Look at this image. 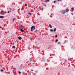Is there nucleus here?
I'll return each instance as SVG.
<instances>
[{
    "label": "nucleus",
    "mask_w": 75,
    "mask_h": 75,
    "mask_svg": "<svg viewBox=\"0 0 75 75\" xmlns=\"http://www.w3.org/2000/svg\"><path fill=\"white\" fill-rule=\"evenodd\" d=\"M2 13H3V11H1L0 12V14H1Z\"/></svg>",
    "instance_id": "obj_14"
},
{
    "label": "nucleus",
    "mask_w": 75,
    "mask_h": 75,
    "mask_svg": "<svg viewBox=\"0 0 75 75\" xmlns=\"http://www.w3.org/2000/svg\"><path fill=\"white\" fill-rule=\"evenodd\" d=\"M55 38H57V37H58V35H56L55 36Z\"/></svg>",
    "instance_id": "obj_13"
},
{
    "label": "nucleus",
    "mask_w": 75,
    "mask_h": 75,
    "mask_svg": "<svg viewBox=\"0 0 75 75\" xmlns=\"http://www.w3.org/2000/svg\"><path fill=\"white\" fill-rule=\"evenodd\" d=\"M16 20V18H13V20H12V21H14V20Z\"/></svg>",
    "instance_id": "obj_16"
},
{
    "label": "nucleus",
    "mask_w": 75,
    "mask_h": 75,
    "mask_svg": "<svg viewBox=\"0 0 75 75\" xmlns=\"http://www.w3.org/2000/svg\"><path fill=\"white\" fill-rule=\"evenodd\" d=\"M28 14H29L30 15H31V14H32L31 13H29H29H28Z\"/></svg>",
    "instance_id": "obj_19"
},
{
    "label": "nucleus",
    "mask_w": 75,
    "mask_h": 75,
    "mask_svg": "<svg viewBox=\"0 0 75 75\" xmlns=\"http://www.w3.org/2000/svg\"><path fill=\"white\" fill-rule=\"evenodd\" d=\"M15 10H16V9H15V8H13V11H15Z\"/></svg>",
    "instance_id": "obj_23"
},
{
    "label": "nucleus",
    "mask_w": 75,
    "mask_h": 75,
    "mask_svg": "<svg viewBox=\"0 0 75 75\" xmlns=\"http://www.w3.org/2000/svg\"><path fill=\"white\" fill-rule=\"evenodd\" d=\"M18 38L19 40H21L22 39V38H21V37H18Z\"/></svg>",
    "instance_id": "obj_6"
},
{
    "label": "nucleus",
    "mask_w": 75,
    "mask_h": 75,
    "mask_svg": "<svg viewBox=\"0 0 75 75\" xmlns=\"http://www.w3.org/2000/svg\"><path fill=\"white\" fill-rule=\"evenodd\" d=\"M47 1H50V0H47Z\"/></svg>",
    "instance_id": "obj_31"
},
{
    "label": "nucleus",
    "mask_w": 75,
    "mask_h": 75,
    "mask_svg": "<svg viewBox=\"0 0 75 75\" xmlns=\"http://www.w3.org/2000/svg\"><path fill=\"white\" fill-rule=\"evenodd\" d=\"M12 44V43H11V44Z\"/></svg>",
    "instance_id": "obj_39"
},
{
    "label": "nucleus",
    "mask_w": 75,
    "mask_h": 75,
    "mask_svg": "<svg viewBox=\"0 0 75 75\" xmlns=\"http://www.w3.org/2000/svg\"><path fill=\"white\" fill-rule=\"evenodd\" d=\"M27 6V4H25V6L26 7V6Z\"/></svg>",
    "instance_id": "obj_25"
},
{
    "label": "nucleus",
    "mask_w": 75,
    "mask_h": 75,
    "mask_svg": "<svg viewBox=\"0 0 75 75\" xmlns=\"http://www.w3.org/2000/svg\"><path fill=\"white\" fill-rule=\"evenodd\" d=\"M49 27L50 28H52V26H51V24H49Z\"/></svg>",
    "instance_id": "obj_8"
},
{
    "label": "nucleus",
    "mask_w": 75,
    "mask_h": 75,
    "mask_svg": "<svg viewBox=\"0 0 75 75\" xmlns=\"http://www.w3.org/2000/svg\"><path fill=\"white\" fill-rule=\"evenodd\" d=\"M0 18H4V16H0Z\"/></svg>",
    "instance_id": "obj_9"
},
{
    "label": "nucleus",
    "mask_w": 75,
    "mask_h": 75,
    "mask_svg": "<svg viewBox=\"0 0 75 75\" xmlns=\"http://www.w3.org/2000/svg\"><path fill=\"white\" fill-rule=\"evenodd\" d=\"M53 31H54V32H55V31H57V28H54V29Z\"/></svg>",
    "instance_id": "obj_7"
},
{
    "label": "nucleus",
    "mask_w": 75,
    "mask_h": 75,
    "mask_svg": "<svg viewBox=\"0 0 75 75\" xmlns=\"http://www.w3.org/2000/svg\"><path fill=\"white\" fill-rule=\"evenodd\" d=\"M23 27V25H21L19 26V29H21V28H22Z\"/></svg>",
    "instance_id": "obj_3"
},
{
    "label": "nucleus",
    "mask_w": 75,
    "mask_h": 75,
    "mask_svg": "<svg viewBox=\"0 0 75 75\" xmlns=\"http://www.w3.org/2000/svg\"><path fill=\"white\" fill-rule=\"evenodd\" d=\"M51 16H52V13L51 14Z\"/></svg>",
    "instance_id": "obj_36"
},
{
    "label": "nucleus",
    "mask_w": 75,
    "mask_h": 75,
    "mask_svg": "<svg viewBox=\"0 0 75 75\" xmlns=\"http://www.w3.org/2000/svg\"><path fill=\"white\" fill-rule=\"evenodd\" d=\"M5 25H4V27H5Z\"/></svg>",
    "instance_id": "obj_38"
},
{
    "label": "nucleus",
    "mask_w": 75,
    "mask_h": 75,
    "mask_svg": "<svg viewBox=\"0 0 75 75\" xmlns=\"http://www.w3.org/2000/svg\"><path fill=\"white\" fill-rule=\"evenodd\" d=\"M58 39H56V40H55V42H58Z\"/></svg>",
    "instance_id": "obj_12"
},
{
    "label": "nucleus",
    "mask_w": 75,
    "mask_h": 75,
    "mask_svg": "<svg viewBox=\"0 0 75 75\" xmlns=\"http://www.w3.org/2000/svg\"><path fill=\"white\" fill-rule=\"evenodd\" d=\"M46 4H44V6H45V7H46Z\"/></svg>",
    "instance_id": "obj_26"
},
{
    "label": "nucleus",
    "mask_w": 75,
    "mask_h": 75,
    "mask_svg": "<svg viewBox=\"0 0 75 75\" xmlns=\"http://www.w3.org/2000/svg\"><path fill=\"white\" fill-rule=\"evenodd\" d=\"M66 12V11H65V10H63L62 11V14H65V13Z\"/></svg>",
    "instance_id": "obj_2"
},
{
    "label": "nucleus",
    "mask_w": 75,
    "mask_h": 75,
    "mask_svg": "<svg viewBox=\"0 0 75 75\" xmlns=\"http://www.w3.org/2000/svg\"><path fill=\"white\" fill-rule=\"evenodd\" d=\"M35 28V26H32L31 28V31L33 32V30H34Z\"/></svg>",
    "instance_id": "obj_1"
},
{
    "label": "nucleus",
    "mask_w": 75,
    "mask_h": 75,
    "mask_svg": "<svg viewBox=\"0 0 75 75\" xmlns=\"http://www.w3.org/2000/svg\"><path fill=\"white\" fill-rule=\"evenodd\" d=\"M19 74H21V72L19 71Z\"/></svg>",
    "instance_id": "obj_33"
},
{
    "label": "nucleus",
    "mask_w": 75,
    "mask_h": 75,
    "mask_svg": "<svg viewBox=\"0 0 75 75\" xmlns=\"http://www.w3.org/2000/svg\"><path fill=\"white\" fill-rule=\"evenodd\" d=\"M69 11V9H68V8H67V9H66V12H68Z\"/></svg>",
    "instance_id": "obj_4"
},
{
    "label": "nucleus",
    "mask_w": 75,
    "mask_h": 75,
    "mask_svg": "<svg viewBox=\"0 0 75 75\" xmlns=\"http://www.w3.org/2000/svg\"><path fill=\"white\" fill-rule=\"evenodd\" d=\"M11 13V11H8V13Z\"/></svg>",
    "instance_id": "obj_18"
},
{
    "label": "nucleus",
    "mask_w": 75,
    "mask_h": 75,
    "mask_svg": "<svg viewBox=\"0 0 75 75\" xmlns=\"http://www.w3.org/2000/svg\"><path fill=\"white\" fill-rule=\"evenodd\" d=\"M16 47H15V46H13L12 47V48H15Z\"/></svg>",
    "instance_id": "obj_11"
},
{
    "label": "nucleus",
    "mask_w": 75,
    "mask_h": 75,
    "mask_svg": "<svg viewBox=\"0 0 75 75\" xmlns=\"http://www.w3.org/2000/svg\"><path fill=\"white\" fill-rule=\"evenodd\" d=\"M20 10V8L18 9V10Z\"/></svg>",
    "instance_id": "obj_34"
},
{
    "label": "nucleus",
    "mask_w": 75,
    "mask_h": 75,
    "mask_svg": "<svg viewBox=\"0 0 75 75\" xmlns=\"http://www.w3.org/2000/svg\"><path fill=\"white\" fill-rule=\"evenodd\" d=\"M15 70H14L13 71V73L14 74V72H15Z\"/></svg>",
    "instance_id": "obj_27"
},
{
    "label": "nucleus",
    "mask_w": 75,
    "mask_h": 75,
    "mask_svg": "<svg viewBox=\"0 0 75 75\" xmlns=\"http://www.w3.org/2000/svg\"><path fill=\"white\" fill-rule=\"evenodd\" d=\"M23 10V8L22 7V8L21 9V10Z\"/></svg>",
    "instance_id": "obj_29"
},
{
    "label": "nucleus",
    "mask_w": 75,
    "mask_h": 75,
    "mask_svg": "<svg viewBox=\"0 0 75 75\" xmlns=\"http://www.w3.org/2000/svg\"><path fill=\"white\" fill-rule=\"evenodd\" d=\"M30 61H32V58H30Z\"/></svg>",
    "instance_id": "obj_15"
},
{
    "label": "nucleus",
    "mask_w": 75,
    "mask_h": 75,
    "mask_svg": "<svg viewBox=\"0 0 75 75\" xmlns=\"http://www.w3.org/2000/svg\"><path fill=\"white\" fill-rule=\"evenodd\" d=\"M43 10H44V8H41V10H42V11Z\"/></svg>",
    "instance_id": "obj_22"
},
{
    "label": "nucleus",
    "mask_w": 75,
    "mask_h": 75,
    "mask_svg": "<svg viewBox=\"0 0 75 75\" xmlns=\"http://www.w3.org/2000/svg\"><path fill=\"white\" fill-rule=\"evenodd\" d=\"M54 30H52V29H51L50 31H51V32H52V31H53Z\"/></svg>",
    "instance_id": "obj_20"
},
{
    "label": "nucleus",
    "mask_w": 75,
    "mask_h": 75,
    "mask_svg": "<svg viewBox=\"0 0 75 75\" xmlns=\"http://www.w3.org/2000/svg\"><path fill=\"white\" fill-rule=\"evenodd\" d=\"M20 31H21V32H24V31L22 29H20Z\"/></svg>",
    "instance_id": "obj_5"
},
{
    "label": "nucleus",
    "mask_w": 75,
    "mask_h": 75,
    "mask_svg": "<svg viewBox=\"0 0 75 75\" xmlns=\"http://www.w3.org/2000/svg\"><path fill=\"white\" fill-rule=\"evenodd\" d=\"M71 14L72 15H74V14L73 13H71Z\"/></svg>",
    "instance_id": "obj_32"
},
{
    "label": "nucleus",
    "mask_w": 75,
    "mask_h": 75,
    "mask_svg": "<svg viewBox=\"0 0 75 75\" xmlns=\"http://www.w3.org/2000/svg\"><path fill=\"white\" fill-rule=\"evenodd\" d=\"M1 72H3V71H4V70H3V69H1Z\"/></svg>",
    "instance_id": "obj_17"
},
{
    "label": "nucleus",
    "mask_w": 75,
    "mask_h": 75,
    "mask_svg": "<svg viewBox=\"0 0 75 75\" xmlns=\"http://www.w3.org/2000/svg\"><path fill=\"white\" fill-rule=\"evenodd\" d=\"M64 42H65V41H64Z\"/></svg>",
    "instance_id": "obj_40"
},
{
    "label": "nucleus",
    "mask_w": 75,
    "mask_h": 75,
    "mask_svg": "<svg viewBox=\"0 0 75 75\" xmlns=\"http://www.w3.org/2000/svg\"><path fill=\"white\" fill-rule=\"evenodd\" d=\"M2 14H4V13L3 12Z\"/></svg>",
    "instance_id": "obj_37"
},
{
    "label": "nucleus",
    "mask_w": 75,
    "mask_h": 75,
    "mask_svg": "<svg viewBox=\"0 0 75 75\" xmlns=\"http://www.w3.org/2000/svg\"><path fill=\"white\" fill-rule=\"evenodd\" d=\"M56 2V1H54V3H55Z\"/></svg>",
    "instance_id": "obj_28"
},
{
    "label": "nucleus",
    "mask_w": 75,
    "mask_h": 75,
    "mask_svg": "<svg viewBox=\"0 0 75 75\" xmlns=\"http://www.w3.org/2000/svg\"><path fill=\"white\" fill-rule=\"evenodd\" d=\"M47 0H46L45 1V2H46V3H47Z\"/></svg>",
    "instance_id": "obj_30"
},
{
    "label": "nucleus",
    "mask_w": 75,
    "mask_h": 75,
    "mask_svg": "<svg viewBox=\"0 0 75 75\" xmlns=\"http://www.w3.org/2000/svg\"><path fill=\"white\" fill-rule=\"evenodd\" d=\"M58 44H61V42H59Z\"/></svg>",
    "instance_id": "obj_24"
},
{
    "label": "nucleus",
    "mask_w": 75,
    "mask_h": 75,
    "mask_svg": "<svg viewBox=\"0 0 75 75\" xmlns=\"http://www.w3.org/2000/svg\"><path fill=\"white\" fill-rule=\"evenodd\" d=\"M8 33H9V31L8 30Z\"/></svg>",
    "instance_id": "obj_35"
},
{
    "label": "nucleus",
    "mask_w": 75,
    "mask_h": 75,
    "mask_svg": "<svg viewBox=\"0 0 75 75\" xmlns=\"http://www.w3.org/2000/svg\"><path fill=\"white\" fill-rule=\"evenodd\" d=\"M71 9L72 10H74V8H71Z\"/></svg>",
    "instance_id": "obj_21"
},
{
    "label": "nucleus",
    "mask_w": 75,
    "mask_h": 75,
    "mask_svg": "<svg viewBox=\"0 0 75 75\" xmlns=\"http://www.w3.org/2000/svg\"><path fill=\"white\" fill-rule=\"evenodd\" d=\"M22 74L23 75H25V73L24 72H22Z\"/></svg>",
    "instance_id": "obj_10"
}]
</instances>
